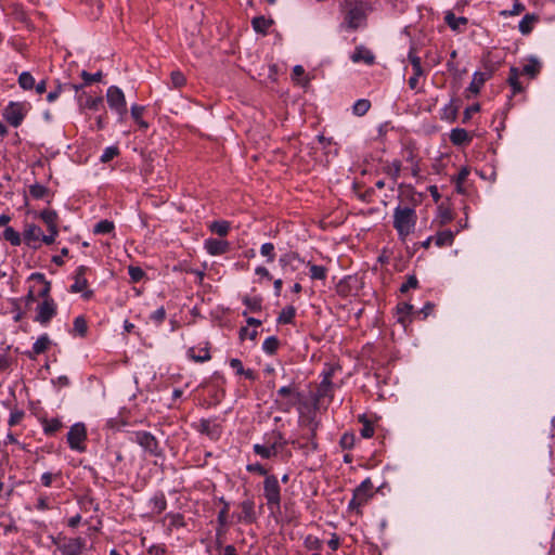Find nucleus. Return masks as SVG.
Masks as SVG:
<instances>
[{
  "label": "nucleus",
  "mask_w": 555,
  "mask_h": 555,
  "mask_svg": "<svg viewBox=\"0 0 555 555\" xmlns=\"http://www.w3.org/2000/svg\"><path fill=\"white\" fill-rule=\"evenodd\" d=\"M416 222L415 210L410 207H397L393 214V227L399 236L404 240L414 229Z\"/></svg>",
  "instance_id": "obj_1"
},
{
  "label": "nucleus",
  "mask_w": 555,
  "mask_h": 555,
  "mask_svg": "<svg viewBox=\"0 0 555 555\" xmlns=\"http://www.w3.org/2000/svg\"><path fill=\"white\" fill-rule=\"evenodd\" d=\"M263 495L270 508H280L281 487L276 476L269 475L263 481Z\"/></svg>",
  "instance_id": "obj_2"
},
{
  "label": "nucleus",
  "mask_w": 555,
  "mask_h": 555,
  "mask_svg": "<svg viewBox=\"0 0 555 555\" xmlns=\"http://www.w3.org/2000/svg\"><path fill=\"white\" fill-rule=\"evenodd\" d=\"M29 111V104L25 102H10L3 111V117L13 127H18Z\"/></svg>",
  "instance_id": "obj_3"
},
{
  "label": "nucleus",
  "mask_w": 555,
  "mask_h": 555,
  "mask_svg": "<svg viewBox=\"0 0 555 555\" xmlns=\"http://www.w3.org/2000/svg\"><path fill=\"white\" fill-rule=\"evenodd\" d=\"M53 543L63 555H81L86 541L82 538H66L59 535Z\"/></svg>",
  "instance_id": "obj_4"
},
{
  "label": "nucleus",
  "mask_w": 555,
  "mask_h": 555,
  "mask_svg": "<svg viewBox=\"0 0 555 555\" xmlns=\"http://www.w3.org/2000/svg\"><path fill=\"white\" fill-rule=\"evenodd\" d=\"M87 439V429L85 424L76 423L74 424L69 431L67 433V442L70 449L82 452L86 447L83 442Z\"/></svg>",
  "instance_id": "obj_5"
},
{
  "label": "nucleus",
  "mask_w": 555,
  "mask_h": 555,
  "mask_svg": "<svg viewBox=\"0 0 555 555\" xmlns=\"http://www.w3.org/2000/svg\"><path fill=\"white\" fill-rule=\"evenodd\" d=\"M278 397L282 400L280 403L283 411L288 412L293 406L297 405L301 401V396L297 388L294 386H284L278 390Z\"/></svg>",
  "instance_id": "obj_6"
},
{
  "label": "nucleus",
  "mask_w": 555,
  "mask_h": 555,
  "mask_svg": "<svg viewBox=\"0 0 555 555\" xmlns=\"http://www.w3.org/2000/svg\"><path fill=\"white\" fill-rule=\"evenodd\" d=\"M106 99L109 107L115 109L121 117L127 114L125 94L118 87L112 86L107 89Z\"/></svg>",
  "instance_id": "obj_7"
},
{
  "label": "nucleus",
  "mask_w": 555,
  "mask_h": 555,
  "mask_svg": "<svg viewBox=\"0 0 555 555\" xmlns=\"http://www.w3.org/2000/svg\"><path fill=\"white\" fill-rule=\"evenodd\" d=\"M87 271L88 268L86 266L77 268L74 276V284L70 286V292L82 293V297L85 299H90L93 296V291L88 289V281L86 279Z\"/></svg>",
  "instance_id": "obj_8"
},
{
  "label": "nucleus",
  "mask_w": 555,
  "mask_h": 555,
  "mask_svg": "<svg viewBox=\"0 0 555 555\" xmlns=\"http://www.w3.org/2000/svg\"><path fill=\"white\" fill-rule=\"evenodd\" d=\"M36 311L35 321L47 325L56 315L57 305L54 300H42V302L37 306Z\"/></svg>",
  "instance_id": "obj_9"
},
{
  "label": "nucleus",
  "mask_w": 555,
  "mask_h": 555,
  "mask_svg": "<svg viewBox=\"0 0 555 555\" xmlns=\"http://www.w3.org/2000/svg\"><path fill=\"white\" fill-rule=\"evenodd\" d=\"M332 374L333 370H328L324 373L323 379L318 386L317 392H315V401L317 403L321 404L324 399H327L331 401L333 399L334 395V386L332 383Z\"/></svg>",
  "instance_id": "obj_10"
},
{
  "label": "nucleus",
  "mask_w": 555,
  "mask_h": 555,
  "mask_svg": "<svg viewBox=\"0 0 555 555\" xmlns=\"http://www.w3.org/2000/svg\"><path fill=\"white\" fill-rule=\"evenodd\" d=\"M373 495V483L370 479H365L361 482V485L354 490L353 498L350 501L349 506H360L367 501L369 498Z\"/></svg>",
  "instance_id": "obj_11"
},
{
  "label": "nucleus",
  "mask_w": 555,
  "mask_h": 555,
  "mask_svg": "<svg viewBox=\"0 0 555 555\" xmlns=\"http://www.w3.org/2000/svg\"><path fill=\"white\" fill-rule=\"evenodd\" d=\"M134 441L151 454L159 455L158 442L152 434L147 431H137L134 434Z\"/></svg>",
  "instance_id": "obj_12"
},
{
  "label": "nucleus",
  "mask_w": 555,
  "mask_h": 555,
  "mask_svg": "<svg viewBox=\"0 0 555 555\" xmlns=\"http://www.w3.org/2000/svg\"><path fill=\"white\" fill-rule=\"evenodd\" d=\"M364 12L361 7L351 4L346 12L345 23L351 29H357L364 21Z\"/></svg>",
  "instance_id": "obj_13"
},
{
  "label": "nucleus",
  "mask_w": 555,
  "mask_h": 555,
  "mask_svg": "<svg viewBox=\"0 0 555 555\" xmlns=\"http://www.w3.org/2000/svg\"><path fill=\"white\" fill-rule=\"evenodd\" d=\"M263 442L267 443L276 453L283 450L284 447L288 443L283 434L276 429L266 434L263 437Z\"/></svg>",
  "instance_id": "obj_14"
},
{
  "label": "nucleus",
  "mask_w": 555,
  "mask_h": 555,
  "mask_svg": "<svg viewBox=\"0 0 555 555\" xmlns=\"http://www.w3.org/2000/svg\"><path fill=\"white\" fill-rule=\"evenodd\" d=\"M241 513L237 520L244 524H253L256 520L255 503L251 499H247L240 504Z\"/></svg>",
  "instance_id": "obj_15"
},
{
  "label": "nucleus",
  "mask_w": 555,
  "mask_h": 555,
  "mask_svg": "<svg viewBox=\"0 0 555 555\" xmlns=\"http://www.w3.org/2000/svg\"><path fill=\"white\" fill-rule=\"evenodd\" d=\"M23 235L25 243L30 247L38 248L40 246V238L42 236V231L40 227L34 223L27 224Z\"/></svg>",
  "instance_id": "obj_16"
},
{
  "label": "nucleus",
  "mask_w": 555,
  "mask_h": 555,
  "mask_svg": "<svg viewBox=\"0 0 555 555\" xmlns=\"http://www.w3.org/2000/svg\"><path fill=\"white\" fill-rule=\"evenodd\" d=\"M205 249L211 256H219L229 251L230 244L228 241L208 238L205 241Z\"/></svg>",
  "instance_id": "obj_17"
},
{
  "label": "nucleus",
  "mask_w": 555,
  "mask_h": 555,
  "mask_svg": "<svg viewBox=\"0 0 555 555\" xmlns=\"http://www.w3.org/2000/svg\"><path fill=\"white\" fill-rule=\"evenodd\" d=\"M51 339L47 334L41 335L33 345V349L30 351L25 352V354L30 359L35 360L37 356L44 353L51 347Z\"/></svg>",
  "instance_id": "obj_18"
},
{
  "label": "nucleus",
  "mask_w": 555,
  "mask_h": 555,
  "mask_svg": "<svg viewBox=\"0 0 555 555\" xmlns=\"http://www.w3.org/2000/svg\"><path fill=\"white\" fill-rule=\"evenodd\" d=\"M310 431H311L310 437L307 439L306 442H301L300 439L291 441V443L293 446H297L299 449H301L305 454H309L310 452H314L318 449V442L315 441L317 424H314L311 427Z\"/></svg>",
  "instance_id": "obj_19"
},
{
  "label": "nucleus",
  "mask_w": 555,
  "mask_h": 555,
  "mask_svg": "<svg viewBox=\"0 0 555 555\" xmlns=\"http://www.w3.org/2000/svg\"><path fill=\"white\" fill-rule=\"evenodd\" d=\"M29 280H36L42 284V287L38 292V296L42 298V300H54L50 296L51 292V282L46 280L44 274L40 272H35L29 276Z\"/></svg>",
  "instance_id": "obj_20"
},
{
  "label": "nucleus",
  "mask_w": 555,
  "mask_h": 555,
  "mask_svg": "<svg viewBox=\"0 0 555 555\" xmlns=\"http://www.w3.org/2000/svg\"><path fill=\"white\" fill-rule=\"evenodd\" d=\"M41 220L46 223L48 231L53 232V234H59L57 230V220L59 216L56 211L44 209L40 212Z\"/></svg>",
  "instance_id": "obj_21"
},
{
  "label": "nucleus",
  "mask_w": 555,
  "mask_h": 555,
  "mask_svg": "<svg viewBox=\"0 0 555 555\" xmlns=\"http://www.w3.org/2000/svg\"><path fill=\"white\" fill-rule=\"evenodd\" d=\"M446 24L454 31H462L468 23V20L464 16H456L452 11H448L444 16Z\"/></svg>",
  "instance_id": "obj_22"
},
{
  "label": "nucleus",
  "mask_w": 555,
  "mask_h": 555,
  "mask_svg": "<svg viewBox=\"0 0 555 555\" xmlns=\"http://www.w3.org/2000/svg\"><path fill=\"white\" fill-rule=\"evenodd\" d=\"M490 74L486 72H476L467 90L473 94H478L485 82L489 79Z\"/></svg>",
  "instance_id": "obj_23"
},
{
  "label": "nucleus",
  "mask_w": 555,
  "mask_h": 555,
  "mask_svg": "<svg viewBox=\"0 0 555 555\" xmlns=\"http://www.w3.org/2000/svg\"><path fill=\"white\" fill-rule=\"evenodd\" d=\"M450 141L454 145H467L472 141V135L463 128H455L450 133Z\"/></svg>",
  "instance_id": "obj_24"
},
{
  "label": "nucleus",
  "mask_w": 555,
  "mask_h": 555,
  "mask_svg": "<svg viewBox=\"0 0 555 555\" xmlns=\"http://www.w3.org/2000/svg\"><path fill=\"white\" fill-rule=\"evenodd\" d=\"M538 22L539 16L537 14H526L519 22L518 29L522 35H529Z\"/></svg>",
  "instance_id": "obj_25"
},
{
  "label": "nucleus",
  "mask_w": 555,
  "mask_h": 555,
  "mask_svg": "<svg viewBox=\"0 0 555 555\" xmlns=\"http://www.w3.org/2000/svg\"><path fill=\"white\" fill-rule=\"evenodd\" d=\"M43 433L48 436H53L60 431L63 427V423L60 418H42L41 420Z\"/></svg>",
  "instance_id": "obj_26"
},
{
  "label": "nucleus",
  "mask_w": 555,
  "mask_h": 555,
  "mask_svg": "<svg viewBox=\"0 0 555 555\" xmlns=\"http://www.w3.org/2000/svg\"><path fill=\"white\" fill-rule=\"evenodd\" d=\"M374 59L375 57H374L373 53L364 47L357 48L356 51L351 55V60L354 63L364 62L365 64H369V65L374 62Z\"/></svg>",
  "instance_id": "obj_27"
},
{
  "label": "nucleus",
  "mask_w": 555,
  "mask_h": 555,
  "mask_svg": "<svg viewBox=\"0 0 555 555\" xmlns=\"http://www.w3.org/2000/svg\"><path fill=\"white\" fill-rule=\"evenodd\" d=\"M455 233L451 230H443L438 232L435 237V245L438 247L451 246L454 241Z\"/></svg>",
  "instance_id": "obj_28"
},
{
  "label": "nucleus",
  "mask_w": 555,
  "mask_h": 555,
  "mask_svg": "<svg viewBox=\"0 0 555 555\" xmlns=\"http://www.w3.org/2000/svg\"><path fill=\"white\" fill-rule=\"evenodd\" d=\"M273 21L264 16H256L251 20L253 28L256 33L266 35L268 29L272 26Z\"/></svg>",
  "instance_id": "obj_29"
},
{
  "label": "nucleus",
  "mask_w": 555,
  "mask_h": 555,
  "mask_svg": "<svg viewBox=\"0 0 555 555\" xmlns=\"http://www.w3.org/2000/svg\"><path fill=\"white\" fill-rule=\"evenodd\" d=\"M519 76H520L519 69L516 67H511L507 82L512 87L513 94L524 91V87L521 86V83L519 81Z\"/></svg>",
  "instance_id": "obj_30"
},
{
  "label": "nucleus",
  "mask_w": 555,
  "mask_h": 555,
  "mask_svg": "<svg viewBox=\"0 0 555 555\" xmlns=\"http://www.w3.org/2000/svg\"><path fill=\"white\" fill-rule=\"evenodd\" d=\"M541 70V63L534 59H529L528 63L524 65L522 70L520 72V75H527L530 78H535Z\"/></svg>",
  "instance_id": "obj_31"
},
{
  "label": "nucleus",
  "mask_w": 555,
  "mask_h": 555,
  "mask_svg": "<svg viewBox=\"0 0 555 555\" xmlns=\"http://www.w3.org/2000/svg\"><path fill=\"white\" fill-rule=\"evenodd\" d=\"M253 450L262 459H272L278 455V453L264 442L254 444Z\"/></svg>",
  "instance_id": "obj_32"
},
{
  "label": "nucleus",
  "mask_w": 555,
  "mask_h": 555,
  "mask_svg": "<svg viewBox=\"0 0 555 555\" xmlns=\"http://www.w3.org/2000/svg\"><path fill=\"white\" fill-rule=\"evenodd\" d=\"M296 315V309L293 306H287L280 312L278 317V323L291 324L293 323Z\"/></svg>",
  "instance_id": "obj_33"
},
{
  "label": "nucleus",
  "mask_w": 555,
  "mask_h": 555,
  "mask_svg": "<svg viewBox=\"0 0 555 555\" xmlns=\"http://www.w3.org/2000/svg\"><path fill=\"white\" fill-rule=\"evenodd\" d=\"M198 429L201 433L206 434L211 438L219 435V427L207 420H202L199 422Z\"/></svg>",
  "instance_id": "obj_34"
},
{
  "label": "nucleus",
  "mask_w": 555,
  "mask_h": 555,
  "mask_svg": "<svg viewBox=\"0 0 555 555\" xmlns=\"http://www.w3.org/2000/svg\"><path fill=\"white\" fill-rule=\"evenodd\" d=\"M209 229L212 233H216L219 236H225L230 231V223L224 220L214 221L210 223Z\"/></svg>",
  "instance_id": "obj_35"
},
{
  "label": "nucleus",
  "mask_w": 555,
  "mask_h": 555,
  "mask_svg": "<svg viewBox=\"0 0 555 555\" xmlns=\"http://www.w3.org/2000/svg\"><path fill=\"white\" fill-rule=\"evenodd\" d=\"M413 306L409 304H400L397 307V320L405 326L406 318L412 313Z\"/></svg>",
  "instance_id": "obj_36"
},
{
  "label": "nucleus",
  "mask_w": 555,
  "mask_h": 555,
  "mask_svg": "<svg viewBox=\"0 0 555 555\" xmlns=\"http://www.w3.org/2000/svg\"><path fill=\"white\" fill-rule=\"evenodd\" d=\"M468 175H469V170L466 167H462L460 169L457 176L455 178H452V181L455 183V190L457 193L463 194L465 192L464 188H463V183L467 179Z\"/></svg>",
  "instance_id": "obj_37"
},
{
  "label": "nucleus",
  "mask_w": 555,
  "mask_h": 555,
  "mask_svg": "<svg viewBox=\"0 0 555 555\" xmlns=\"http://www.w3.org/2000/svg\"><path fill=\"white\" fill-rule=\"evenodd\" d=\"M188 353L189 357L195 362H205L210 360L211 358L208 348H201L198 350V353H195V348H190Z\"/></svg>",
  "instance_id": "obj_38"
},
{
  "label": "nucleus",
  "mask_w": 555,
  "mask_h": 555,
  "mask_svg": "<svg viewBox=\"0 0 555 555\" xmlns=\"http://www.w3.org/2000/svg\"><path fill=\"white\" fill-rule=\"evenodd\" d=\"M152 511L156 514H162L166 507L167 502L164 494H157L151 500Z\"/></svg>",
  "instance_id": "obj_39"
},
{
  "label": "nucleus",
  "mask_w": 555,
  "mask_h": 555,
  "mask_svg": "<svg viewBox=\"0 0 555 555\" xmlns=\"http://www.w3.org/2000/svg\"><path fill=\"white\" fill-rule=\"evenodd\" d=\"M371 107V103L369 100L366 99H360L358 100L353 106H352V112L354 115L357 116H363L367 113V111L370 109Z\"/></svg>",
  "instance_id": "obj_40"
},
{
  "label": "nucleus",
  "mask_w": 555,
  "mask_h": 555,
  "mask_svg": "<svg viewBox=\"0 0 555 555\" xmlns=\"http://www.w3.org/2000/svg\"><path fill=\"white\" fill-rule=\"evenodd\" d=\"M171 88L180 89L186 83L184 74L180 70H173L170 74Z\"/></svg>",
  "instance_id": "obj_41"
},
{
  "label": "nucleus",
  "mask_w": 555,
  "mask_h": 555,
  "mask_svg": "<svg viewBox=\"0 0 555 555\" xmlns=\"http://www.w3.org/2000/svg\"><path fill=\"white\" fill-rule=\"evenodd\" d=\"M115 229L114 222L109 220H101L94 225L93 232L95 234H107Z\"/></svg>",
  "instance_id": "obj_42"
},
{
  "label": "nucleus",
  "mask_w": 555,
  "mask_h": 555,
  "mask_svg": "<svg viewBox=\"0 0 555 555\" xmlns=\"http://www.w3.org/2000/svg\"><path fill=\"white\" fill-rule=\"evenodd\" d=\"M144 113V106L140 105H132L131 106V116L134 119V121L142 128H147V122L142 119Z\"/></svg>",
  "instance_id": "obj_43"
},
{
  "label": "nucleus",
  "mask_w": 555,
  "mask_h": 555,
  "mask_svg": "<svg viewBox=\"0 0 555 555\" xmlns=\"http://www.w3.org/2000/svg\"><path fill=\"white\" fill-rule=\"evenodd\" d=\"M3 237L5 241L10 242L13 246L21 245V235L13 228L7 227L3 232Z\"/></svg>",
  "instance_id": "obj_44"
},
{
  "label": "nucleus",
  "mask_w": 555,
  "mask_h": 555,
  "mask_svg": "<svg viewBox=\"0 0 555 555\" xmlns=\"http://www.w3.org/2000/svg\"><path fill=\"white\" fill-rule=\"evenodd\" d=\"M74 332L80 337H85L88 333V324L86 319L80 315L74 320Z\"/></svg>",
  "instance_id": "obj_45"
},
{
  "label": "nucleus",
  "mask_w": 555,
  "mask_h": 555,
  "mask_svg": "<svg viewBox=\"0 0 555 555\" xmlns=\"http://www.w3.org/2000/svg\"><path fill=\"white\" fill-rule=\"evenodd\" d=\"M243 302L247 306V308L251 312H258L261 310V307H262V298L259 296H254V297L247 296L243 299Z\"/></svg>",
  "instance_id": "obj_46"
},
{
  "label": "nucleus",
  "mask_w": 555,
  "mask_h": 555,
  "mask_svg": "<svg viewBox=\"0 0 555 555\" xmlns=\"http://www.w3.org/2000/svg\"><path fill=\"white\" fill-rule=\"evenodd\" d=\"M18 83L24 90H31L35 87V78L28 72H23L18 77Z\"/></svg>",
  "instance_id": "obj_47"
},
{
  "label": "nucleus",
  "mask_w": 555,
  "mask_h": 555,
  "mask_svg": "<svg viewBox=\"0 0 555 555\" xmlns=\"http://www.w3.org/2000/svg\"><path fill=\"white\" fill-rule=\"evenodd\" d=\"M29 194L36 199H41L49 194V189L42 184L36 183L29 186Z\"/></svg>",
  "instance_id": "obj_48"
},
{
  "label": "nucleus",
  "mask_w": 555,
  "mask_h": 555,
  "mask_svg": "<svg viewBox=\"0 0 555 555\" xmlns=\"http://www.w3.org/2000/svg\"><path fill=\"white\" fill-rule=\"evenodd\" d=\"M409 61L415 75H424L421 57L415 54L414 49H411L409 52Z\"/></svg>",
  "instance_id": "obj_49"
},
{
  "label": "nucleus",
  "mask_w": 555,
  "mask_h": 555,
  "mask_svg": "<svg viewBox=\"0 0 555 555\" xmlns=\"http://www.w3.org/2000/svg\"><path fill=\"white\" fill-rule=\"evenodd\" d=\"M359 421L363 424L361 436L363 438H371L374 435V427L371 421L366 417V415H361Z\"/></svg>",
  "instance_id": "obj_50"
},
{
  "label": "nucleus",
  "mask_w": 555,
  "mask_h": 555,
  "mask_svg": "<svg viewBox=\"0 0 555 555\" xmlns=\"http://www.w3.org/2000/svg\"><path fill=\"white\" fill-rule=\"evenodd\" d=\"M279 339L275 336H270L263 341L262 349L268 354H274L279 348Z\"/></svg>",
  "instance_id": "obj_51"
},
{
  "label": "nucleus",
  "mask_w": 555,
  "mask_h": 555,
  "mask_svg": "<svg viewBox=\"0 0 555 555\" xmlns=\"http://www.w3.org/2000/svg\"><path fill=\"white\" fill-rule=\"evenodd\" d=\"M304 544L305 547L308 548L309 551L318 552L322 548V541L318 537L312 534L306 537Z\"/></svg>",
  "instance_id": "obj_52"
},
{
  "label": "nucleus",
  "mask_w": 555,
  "mask_h": 555,
  "mask_svg": "<svg viewBox=\"0 0 555 555\" xmlns=\"http://www.w3.org/2000/svg\"><path fill=\"white\" fill-rule=\"evenodd\" d=\"M310 276L313 280H324L326 278V269L322 266L310 264Z\"/></svg>",
  "instance_id": "obj_53"
},
{
  "label": "nucleus",
  "mask_w": 555,
  "mask_h": 555,
  "mask_svg": "<svg viewBox=\"0 0 555 555\" xmlns=\"http://www.w3.org/2000/svg\"><path fill=\"white\" fill-rule=\"evenodd\" d=\"M525 10H526V8L521 2L515 1V3L513 4V8L511 10L502 11L501 15L516 16V15H519L520 13H522Z\"/></svg>",
  "instance_id": "obj_54"
},
{
  "label": "nucleus",
  "mask_w": 555,
  "mask_h": 555,
  "mask_svg": "<svg viewBox=\"0 0 555 555\" xmlns=\"http://www.w3.org/2000/svg\"><path fill=\"white\" fill-rule=\"evenodd\" d=\"M119 154V150L117 146H108L104 150L102 156H101V162L102 163H108L111 162L114 157H116L117 155Z\"/></svg>",
  "instance_id": "obj_55"
},
{
  "label": "nucleus",
  "mask_w": 555,
  "mask_h": 555,
  "mask_svg": "<svg viewBox=\"0 0 555 555\" xmlns=\"http://www.w3.org/2000/svg\"><path fill=\"white\" fill-rule=\"evenodd\" d=\"M354 435L351 433H345L339 441V444L343 449L348 450L354 446Z\"/></svg>",
  "instance_id": "obj_56"
},
{
  "label": "nucleus",
  "mask_w": 555,
  "mask_h": 555,
  "mask_svg": "<svg viewBox=\"0 0 555 555\" xmlns=\"http://www.w3.org/2000/svg\"><path fill=\"white\" fill-rule=\"evenodd\" d=\"M260 253L268 258V261L274 260V245L272 243H264L260 248Z\"/></svg>",
  "instance_id": "obj_57"
},
{
  "label": "nucleus",
  "mask_w": 555,
  "mask_h": 555,
  "mask_svg": "<svg viewBox=\"0 0 555 555\" xmlns=\"http://www.w3.org/2000/svg\"><path fill=\"white\" fill-rule=\"evenodd\" d=\"M131 281L137 283L144 276V271L140 267H129L128 269Z\"/></svg>",
  "instance_id": "obj_58"
},
{
  "label": "nucleus",
  "mask_w": 555,
  "mask_h": 555,
  "mask_svg": "<svg viewBox=\"0 0 555 555\" xmlns=\"http://www.w3.org/2000/svg\"><path fill=\"white\" fill-rule=\"evenodd\" d=\"M81 77L82 79L85 80V82L87 85L91 83V82H98L101 80L102 78V73L101 72H98L95 74H89L88 72L83 70L81 73Z\"/></svg>",
  "instance_id": "obj_59"
},
{
  "label": "nucleus",
  "mask_w": 555,
  "mask_h": 555,
  "mask_svg": "<svg viewBox=\"0 0 555 555\" xmlns=\"http://www.w3.org/2000/svg\"><path fill=\"white\" fill-rule=\"evenodd\" d=\"M247 470L250 473H257L261 476H269L267 469L259 463L248 464Z\"/></svg>",
  "instance_id": "obj_60"
},
{
  "label": "nucleus",
  "mask_w": 555,
  "mask_h": 555,
  "mask_svg": "<svg viewBox=\"0 0 555 555\" xmlns=\"http://www.w3.org/2000/svg\"><path fill=\"white\" fill-rule=\"evenodd\" d=\"M166 318V311L164 307L158 308L155 312L152 313L151 319L157 323L160 324Z\"/></svg>",
  "instance_id": "obj_61"
},
{
  "label": "nucleus",
  "mask_w": 555,
  "mask_h": 555,
  "mask_svg": "<svg viewBox=\"0 0 555 555\" xmlns=\"http://www.w3.org/2000/svg\"><path fill=\"white\" fill-rule=\"evenodd\" d=\"M258 335V332L256 330L249 331L247 327H242L240 330V338L245 339L249 338L251 340H255Z\"/></svg>",
  "instance_id": "obj_62"
},
{
  "label": "nucleus",
  "mask_w": 555,
  "mask_h": 555,
  "mask_svg": "<svg viewBox=\"0 0 555 555\" xmlns=\"http://www.w3.org/2000/svg\"><path fill=\"white\" fill-rule=\"evenodd\" d=\"M228 511H229V504L225 503L224 507L218 514V522L221 526H224L228 522Z\"/></svg>",
  "instance_id": "obj_63"
},
{
  "label": "nucleus",
  "mask_w": 555,
  "mask_h": 555,
  "mask_svg": "<svg viewBox=\"0 0 555 555\" xmlns=\"http://www.w3.org/2000/svg\"><path fill=\"white\" fill-rule=\"evenodd\" d=\"M480 107L478 104H475V105H472L469 107H467L464 112V118H463V122H466L474 113H477L479 112Z\"/></svg>",
  "instance_id": "obj_64"
}]
</instances>
